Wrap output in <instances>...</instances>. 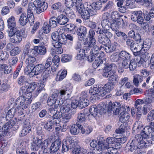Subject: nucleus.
I'll list each match as a JSON object with an SVG mask.
<instances>
[{"label": "nucleus", "instance_id": "nucleus-1", "mask_svg": "<svg viewBox=\"0 0 154 154\" xmlns=\"http://www.w3.org/2000/svg\"><path fill=\"white\" fill-rule=\"evenodd\" d=\"M78 143L76 139L72 140L70 137H66L63 142L62 152L64 153L69 149L74 148L72 151L73 154H84V149L78 146Z\"/></svg>", "mask_w": 154, "mask_h": 154}, {"label": "nucleus", "instance_id": "nucleus-2", "mask_svg": "<svg viewBox=\"0 0 154 154\" xmlns=\"http://www.w3.org/2000/svg\"><path fill=\"white\" fill-rule=\"evenodd\" d=\"M26 91L21 89L19 93L20 96L17 99L16 104L17 108L26 109L31 103L33 97L30 93H26Z\"/></svg>", "mask_w": 154, "mask_h": 154}, {"label": "nucleus", "instance_id": "nucleus-3", "mask_svg": "<svg viewBox=\"0 0 154 154\" xmlns=\"http://www.w3.org/2000/svg\"><path fill=\"white\" fill-rule=\"evenodd\" d=\"M48 8L47 3L44 0H35L32 3H29L27 9V14H39Z\"/></svg>", "mask_w": 154, "mask_h": 154}, {"label": "nucleus", "instance_id": "nucleus-4", "mask_svg": "<svg viewBox=\"0 0 154 154\" xmlns=\"http://www.w3.org/2000/svg\"><path fill=\"white\" fill-rule=\"evenodd\" d=\"M109 82L102 87V90L99 94L101 97L106 95V97L108 98L111 96L109 93L113 89L116 79V78H109Z\"/></svg>", "mask_w": 154, "mask_h": 154}, {"label": "nucleus", "instance_id": "nucleus-5", "mask_svg": "<svg viewBox=\"0 0 154 154\" xmlns=\"http://www.w3.org/2000/svg\"><path fill=\"white\" fill-rule=\"evenodd\" d=\"M88 3L83 4L82 3L81 4H78L76 6V11L80 14L82 18L85 20L89 19L91 14L90 10L87 7Z\"/></svg>", "mask_w": 154, "mask_h": 154}, {"label": "nucleus", "instance_id": "nucleus-6", "mask_svg": "<svg viewBox=\"0 0 154 154\" xmlns=\"http://www.w3.org/2000/svg\"><path fill=\"white\" fill-rule=\"evenodd\" d=\"M103 67V76L105 77H116V75L114 71H112V68L115 67V65L113 63H104Z\"/></svg>", "mask_w": 154, "mask_h": 154}, {"label": "nucleus", "instance_id": "nucleus-7", "mask_svg": "<svg viewBox=\"0 0 154 154\" xmlns=\"http://www.w3.org/2000/svg\"><path fill=\"white\" fill-rule=\"evenodd\" d=\"M126 44L132 51H142V42L134 41L130 38H128L126 41Z\"/></svg>", "mask_w": 154, "mask_h": 154}, {"label": "nucleus", "instance_id": "nucleus-8", "mask_svg": "<svg viewBox=\"0 0 154 154\" xmlns=\"http://www.w3.org/2000/svg\"><path fill=\"white\" fill-rule=\"evenodd\" d=\"M122 106L118 102H115L112 104H109L108 106V113L117 115L122 111Z\"/></svg>", "mask_w": 154, "mask_h": 154}, {"label": "nucleus", "instance_id": "nucleus-9", "mask_svg": "<svg viewBox=\"0 0 154 154\" xmlns=\"http://www.w3.org/2000/svg\"><path fill=\"white\" fill-rule=\"evenodd\" d=\"M131 19L134 22L139 24L142 23L144 21L143 14L141 11H135L131 12Z\"/></svg>", "mask_w": 154, "mask_h": 154}, {"label": "nucleus", "instance_id": "nucleus-10", "mask_svg": "<svg viewBox=\"0 0 154 154\" xmlns=\"http://www.w3.org/2000/svg\"><path fill=\"white\" fill-rule=\"evenodd\" d=\"M87 8L90 10L91 15L97 14L96 10H99L102 7V4L101 2H98L93 3L92 4L88 3Z\"/></svg>", "mask_w": 154, "mask_h": 154}, {"label": "nucleus", "instance_id": "nucleus-11", "mask_svg": "<svg viewBox=\"0 0 154 154\" xmlns=\"http://www.w3.org/2000/svg\"><path fill=\"white\" fill-rule=\"evenodd\" d=\"M88 109H85L83 112L79 113L78 114L76 124L78 125H82L81 123L84 122L86 120V116L90 115L89 114Z\"/></svg>", "mask_w": 154, "mask_h": 154}, {"label": "nucleus", "instance_id": "nucleus-12", "mask_svg": "<svg viewBox=\"0 0 154 154\" xmlns=\"http://www.w3.org/2000/svg\"><path fill=\"white\" fill-rule=\"evenodd\" d=\"M143 103V101L141 99H137L135 102V108L137 109V112H136L137 120L139 119V118L143 111L142 105Z\"/></svg>", "mask_w": 154, "mask_h": 154}, {"label": "nucleus", "instance_id": "nucleus-13", "mask_svg": "<svg viewBox=\"0 0 154 154\" xmlns=\"http://www.w3.org/2000/svg\"><path fill=\"white\" fill-rule=\"evenodd\" d=\"M61 140L58 139L52 143L49 149L51 153L57 152L58 151L61 146Z\"/></svg>", "mask_w": 154, "mask_h": 154}, {"label": "nucleus", "instance_id": "nucleus-14", "mask_svg": "<svg viewBox=\"0 0 154 154\" xmlns=\"http://www.w3.org/2000/svg\"><path fill=\"white\" fill-rule=\"evenodd\" d=\"M136 141L132 140L131 142L128 143L125 147V150L126 152L128 151L132 152L139 148V146Z\"/></svg>", "mask_w": 154, "mask_h": 154}, {"label": "nucleus", "instance_id": "nucleus-15", "mask_svg": "<svg viewBox=\"0 0 154 154\" xmlns=\"http://www.w3.org/2000/svg\"><path fill=\"white\" fill-rule=\"evenodd\" d=\"M45 69L44 66L42 64H38L34 67L33 71L29 73V75L31 77L32 75H37L41 73Z\"/></svg>", "mask_w": 154, "mask_h": 154}, {"label": "nucleus", "instance_id": "nucleus-16", "mask_svg": "<svg viewBox=\"0 0 154 154\" xmlns=\"http://www.w3.org/2000/svg\"><path fill=\"white\" fill-rule=\"evenodd\" d=\"M76 32L80 40H82L85 38L87 34V29L85 26H80Z\"/></svg>", "mask_w": 154, "mask_h": 154}, {"label": "nucleus", "instance_id": "nucleus-17", "mask_svg": "<svg viewBox=\"0 0 154 154\" xmlns=\"http://www.w3.org/2000/svg\"><path fill=\"white\" fill-rule=\"evenodd\" d=\"M143 128V125L140 121H137L134 125L132 129V133L135 134L139 132L141 133Z\"/></svg>", "mask_w": 154, "mask_h": 154}, {"label": "nucleus", "instance_id": "nucleus-18", "mask_svg": "<svg viewBox=\"0 0 154 154\" xmlns=\"http://www.w3.org/2000/svg\"><path fill=\"white\" fill-rule=\"evenodd\" d=\"M56 20L58 24L63 25L69 22V20L66 15L61 14L56 17Z\"/></svg>", "mask_w": 154, "mask_h": 154}, {"label": "nucleus", "instance_id": "nucleus-19", "mask_svg": "<svg viewBox=\"0 0 154 154\" xmlns=\"http://www.w3.org/2000/svg\"><path fill=\"white\" fill-rule=\"evenodd\" d=\"M28 15L29 14H26L24 12L21 14L18 21V23L20 25L24 26L28 23L29 21Z\"/></svg>", "mask_w": 154, "mask_h": 154}, {"label": "nucleus", "instance_id": "nucleus-20", "mask_svg": "<svg viewBox=\"0 0 154 154\" xmlns=\"http://www.w3.org/2000/svg\"><path fill=\"white\" fill-rule=\"evenodd\" d=\"M122 23L123 25H125V22L122 19L113 20L112 23L111 24L112 29L115 31L116 30L119 29Z\"/></svg>", "mask_w": 154, "mask_h": 154}, {"label": "nucleus", "instance_id": "nucleus-21", "mask_svg": "<svg viewBox=\"0 0 154 154\" xmlns=\"http://www.w3.org/2000/svg\"><path fill=\"white\" fill-rule=\"evenodd\" d=\"M106 141L107 143V145L108 146H112V147H115V148H117L116 145L120 144L117 142V138L115 137H107L106 140Z\"/></svg>", "mask_w": 154, "mask_h": 154}, {"label": "nucleus", "instance_id": "nucleus-22", "mask_svg": "<svg viewBox=\"0 0 154 154\" xmlns=\"http://www.w3.org/2000/svg\"><path fill=\"white\" fill-rule=\"evenodd\" d=\"M110 14L107 12H106L103 14L102 16V18L103 19L101 22L102 26H104L105 27H108L107 25L111 26V23L109 22L108 18Z\"/></svg>", "mask_w": 154, "mask_h": 154}, {"label": "nucleus", "instance_id": "nucleus-23", "mask_svg": "<svg viewBox=\"0 0 154 154\" xmlns=\"http://www.w3.org/2000/svg\"><path fill=\"white\" fill-rule=\"evenodd\" d=\"M22 36L18 31L10 39V41L15 43H19L22 40Z\"/></svg>", "mask_w": 154, "mask_h": 154}, {"label": "nucleus", "instance_id": "nucleus-24", "mask_svg": "<svg viewBox=\"0 0 154 154\" xmlns=\"http://www.w3.org/2000/svg\"><path fill=\"white\" fill-rule=\"evenodd\" d=\"M73 110V109H71L70 104L67 103V102L65 103L63 102L62 103V106L60 109L61 112H69L70 111H72Z\"/></svg>", "mask_w": 154, "mask_h": 154}, {"label": "nucleus", "instance_id": "nucleus-25", "mask_svg": "<svg viewBox=\"0 0 154 154\" xmlns=\"http://www.w3.org/2000/svg\"><path fill=\"white\" fill-rule=\"evenodd\" d=\"M98 40L99 43L104 46L106 45L110 42L109 39L103 34L100 35L98 36Z\"/></svg>", "mask_w": 154, "mask_h": 154}, {"label": "nucleus", "instance_id": "nucleus-26", "mask_svg": "<svg viewBox=\"0 0 154 154\" xmlns=\"http://www.w3.org/2000/svg\"><path fill=\"white\" fill-rule=\"evenodd\" d=\"M24 55V58L26 56L29 57H35L37 55V52L35 49V47L33 49H30L28 51H25Z\"/></svg>", "mask_w": 154, "mask_h": 154}, {"label": "nucleus", "instance_id": "nucleus-27", "mask_svg": "<svg viewBox=\"0 0 154 154\" xmlns=\"http://www.w3.org/2000/svg\"><path fill=\"white\" fill-rule=\"evenodd\" d=\"M82 125H78L77 124L72 125L70 129V132L73 135H77L79 132V130L82 129Z\"/></svg>", "mask_w": 154, "mask_h": 154}, {"label": "nucleus", "instance_id": "nucleus-28", "mask_svg": "<svg viewBox=\"0 0 154 154\" xmlns=\"http://www.w3.org/2000/svg\"><path fill=\"white\" fill-rule=\"evenodd\" d=\"M150 127L148 126H146L144 128L143 130H142V131H141L140 134L143 135V137L144 139L145 138H147L148 137L149 135L152 132V131L150 130Z\"/></svg>", "mask_w": 154, "mask_h": 154}, {"label": "nucleus", "instance_id": "nucleus-29", "mask_svg": "<svg viewBox=\"0 0 154 154\" xmlns=\"http://www.w3.org/2000/svg\"><path fill=\"white\" fill-rule=\"evenodd\" d=\"M98 147H97V149L100 151H102L101 154H103L102 152H103V151H104L105 152H106V151H107L108 148H109L108 147L107 144L105 143L104 142H103V141H100L99 140L98 143Z\"/></svg>", "mask_w": 154, "mask_h": 154}, {"label": "nucleus", "instance_id": "nucleus-30", "mask_svg": "<svg viewBox=\"0 0 154 154\" xmlns=\"http://www.w3.org/2000/svg\"><path fill=\"white\" fill-rule=\"evenodd\" d=\"M82 2H75L74 0H65V5L68 8H70L73 7L75 6V9H76V6L78 4H81Z\"/></svg>", "mask_w": 154, "mask_h": 154}, {"label": "nucleus", "instance_id": "nucleus-31", "mask_svg": "<svg viewBox=\"0 0 154 154\" xmlns=\"http://www.w3.org/2000/svg\"><path fill=\"white\" fill-rule=\"evenodd\" d=\"M57 97L58 95L56 93H53L48 100V105L51 106L54 104V102H56V101L57 99Z\"/></svg>", "mask_w": 154, "mask_h": 154}, {"label": "nucleus", "instance_id": "nucleus-32", "mask_svg": "<svg viewBox=\"0 0 154 154\" xmlns=\"http://www.w3.org/2000/svg\"><path fill=\"white\" fill-rule=\"evenodd\" d=\"M120 113L121 116L119 119V121L121 122L125 123L128 120L130 116L128 112L122 111Z\"/></svg>", "mask_w": 154, "mask_h": 154}, {"label": "nucleus", "instance_id": "nucleus-33", "mask_svg": "<svg viewBox=\"0 0 154 154\" xmlns=\"http://www.w3.org/2000/svg\"><path fill=\"white\" fill-rule=\"evenodd\" d=\"M42 140L37 139L34 141L32 144L31 148L33 151H37L41 148Z\"/></svg>", "mask_w": 154, "mask_h": 154}, {"label": "nucleus", "instance_id": "nucleus-34", "mask_svg": "<svg viewBox=\"0 0 154 154\" xmlns=\"http://www.w3.org/2000/svg\"><path fill=\"white\" fill-rule=\"evenodd\" d=\"M142 51H147L151 47L152 42L149 39H146L144 41H142Z\"/></svg>", "mask_w": 154, "mask_h": 154}, {"label": "nucleus", "instance_id": "nucleus-35", "mask_svg": "<svg viewBox=\"0 0 154 154\" xmlns=\"http://www.w3.org/2000/svg\"><path fill=\"white\" fill-rule=\"evenodd\" d=\"M8 26V28H17L15 18L13 16H11L7 20Z\"/></svg>", "mask_w": 154, "mask_h": 154}, {"label": "nucleus", "instance_id": "nucleus-36", "mask_svg": "<svg viewBox=\"0 0 154 154\" xmlns=\"http://www.w3.org/2000/svg\"><path fill=\"white\" fill-rule=\"evenodd\" d=\"M117 44V43H116L115 45L110 44V41L105 46V49L106 52L110 53L114 51L116 48L115 45Z\"/></svg>", "mask_w": 154, "mask_h": 154}, {"label": "nucleus", "instance_id": "nucleus-37", "mask_svg": "<svg viewBox=\"0 0 154 154\" xmlns=\"http://www.w3.org/2000/svg\"><path fill=\"white\" fill-rule=\"evenodd\" d=\"M79 107L80 109H82L88 106L89 101L87 99H80L79 100Z\"/></svg>", "mask_w": 154, "mask_h": 154}, {"label": "nucleus", "instance_id": "nucleus-38", "mask_svg": "<svg viewBox=\"0 0 154 154\" xmlns=\"http://www.w3.org/2000/svg\"><path fill=\"white\" fill-rule=\"evenodd\" d=\"M69 89L67 87H63L62 89L60 90L59 93L60 95L63 96L66 94L67 97L66 99L69 98L70 97Z\"/></svg>", "mask_w": 154, "mask_h": 154}, {"label": "nucleus", "instance_id": "nucleus-39", "mask_svg": "<svg viewBox=\"0 0 154 154\" xmlns=\"http://www.w3.org/2000/svg\"><path fill=\"white\" fill-rule=\"evenodd\" d=\"M37 54L40 55H44L46 52V48L44 46H35Z\"/></svg>", "mask_w": 154, "mask_h": 154}, {"label": "nucleus", "instance_id": "nucleus-40", "mask_svg": "<svg viewBox=\"0 0 154 154\" xmlns=\"http://www.w3.org/2000/svg\"><path fill=\"white\" fill-rule=\"evenodd\" d=\"M8 121V122L6 123L3 126L5 127H6L9 131V129L11 128L15 124V121L14 118H11L9 120H6Z\"/></svg>", "mask_w": 154, "mask_h": 154}, {"label": "nucleus", "instance_id": "nucleus-41", "mask_svg": "<svg viewBox=\"0 0 154 154\" xmlns=\"http://www.w3.org/2000/svg\"><path fill=\"white\" fill-rule=\"evenodd\" d=\"M17 154H29L26 150L25 146L20 144L16 149Z\"/></svg>", "mask_w": 154, "mask_h": 154}, {"label": "nucleus", "instance_id": "nucleus-42", "mask_svg": "<svg viewBox=\"0 0 154 154\" xmlns=\"http://www.w3.org/2000/svg\"><path fill=\"white\" fill-rule=\"evenodd\" d=\"M120 60H127L130 58V55L129 53L125 51H122L119 54Z\"/></svg>", "mask_w": 154, "mask_h": 154}, {"label": "nucleus", "instance_id": "nucleus-43", "mask_svg": "<svg viewBox=\"0 0 154 154\" xmlns=\"http://www.w3.org/2000/svg\"><path fill=\"white\" fill-rule=\"evenodd\" d=\"M89 113H90L91 115L94 117H96L98 114L97 106L96 105H93L91 106L89 110Z\"/></svg>", "mask_w": 154, "mask_h": 154}, {"label": "nucleus", "instance_id": "nucleus-44", "mask_svg": "<svg viewBox=\"0 0 154 154\" xmlns=\"http://www.w3.org/2000/svg\"><path fill=\"white\" fill-rule=\"evenodd\" d=\"M16 111L15 108H12L9 109L7 112L6 116V120H9L10 119L13 118V117L14 116Z\"/></svg>", "mask_w": 154, "mask_h": 154}, {"label": "nucleus", "instance_id": "nucleus-45", "mask_svg": "<svg viewBox=\"0 0 154 154\" xmlns=\"http://www.w3.org/2000/svg\"><path fill=\"white\" fill-rule=\"evenodd\" d=\"M107 26L108 27H106V26L105 27L104 26H102V27L104 29V32L103 33V35L106 36L109 39V38L112 37L113 35L111 32L109 31L110 29L111 26H108V25Z\"/></svg>", "mask_w": 154, "mask_h": 154}, {"label": "nucleus", "instance_id": "nucleus-46", "mask_svg": "<svg viewBox=\"0 0 154 154\" xmlns=\"http://www.w3.org/2000/svg\"><path fill=\"white\" fill-rule=\"evenodd\" d=\"M52 8L54 10H57L59 12L63 11V6L60 2H57L54 4L52 6Z\"/></svg>", "mask_w": 154, "mask_h": 154}, {"label": "nucleus", "instance_id": "nucleus-47", "mask_svg": "<svg viewBox=\"0 0 154 154\" xmlns=\"http://www.w3.org/2000/svg\"><path fill=\"white\" fill-rule=\"evenodd\" d=\"M71 116V115L69 112H65L62 113L61 117L64 122H67L70 120Z\"/></svg>", "mask_w": 154, "mask_h": 154}, {"label": "nucleus", "instance_id": "nucleus-48", "mask_svg": "<svg viewBox=\"0 0 154 154\" xmlns=\"http://www.w3.org/2000/svg\"><path fill=\"white\" fill-rule=\"evenodd\" d=\"M82 129H81V133L82 134H88L92 131V128L90 126L85 125L83 127L82 125Z\"/></svg>", "mask_w": 154, "mask_h": 154}, {"label": "nucleus", "instance_id": "nucleus-49", "mask_svg": "<svg viewBox=\"0 0 154 154\" xmlns=\"http://www.w3.org/2000/svg\"><path fill=\"white\" fill-rule=\"evenodd\" d=\"M84 44L85 45H88L89 47L91 48L97 46L96 41L94 38H89L88 42H84Z\"/></svg>", "mask_w": 154, "mask_h": 154}, {"label": "nucleus", "instance_id": "nucleus-50", "mask_svg": "<svg viewBox=\"0 0 154 154\" xmlns=\"http://www.w3.org/2000/svg\"><path fill=\"white\" fill-rule=\"evenodd\" d=\"M80 45H78L76 47V49L78 52L77 53V55L76 56V59L78 60H80L84 58L83 54H82V49H81Z\"/></svg>", "mask_w": 154, "mask_h": 154}, {"label": "nucleus", "instance_id": "nucleus-51", "mask_svg": "<svg viewBox=\"0 0 154 154\" xmlns=\"http://www.w3.org/2000/svg\"><path fill=\"white\" fill-rule=\"evenodd\" d=\"M90 54H92L96 58H103L104 56V53L102 51L99 52V51H96L94 52H90Z\"/></svg>", "mask_w": 154, "mask_h": 154}, {"label": "nucleus", "instance_id": "nucleus-52", "mask_svg": "<svg viewBox=\"0 0 154 154\" xmlns=\"http://www.w3.org/2000/svg\"><path fill=\"white\" fill-rule=\"evenodd\" d=\"M9 56L8 52L0 50V59L3 60H5L8 59Z\"/></svg>", "mask_w": 154, "mask_h": 154}, {"label": "nucleus", "instance_id": "nucleus-53", "mask_svg": "<svg viewBox=\"0 0 154 154\" xmlns=\"http://www.w3.org/2000/svg\"><path fill=\"white\" fill-rule=\"evenodd\" d=\"M49 145L48 141L47 140H45L43 142L42 140L41 149L44 150V152L45 153H47V148Z\"/></svg>", "mask_w": 154, "mask_h": 154}, {"label": "nucleus", "instance_id": "nucleus-54", "mask_svg": "<svg viewBox=\"0 0 154 154\" xmlns=\"http://www.w3.org/2000/svg\"><path fill=\"white\" fill-rule=\"evenodd\" d=\"M52 120L49 119L48 120V122L46 123L44 126V128L48 131H50L52 128Z\"/></svg>", "mask_w": 154, "mask_h": 154}, {"label": "nucleus", "instance_id": "nucleus-55", "mask_svg": "<svg viewBox=\"0 0 154 154\" xmlns=\"http://www.w3.org/2000/svg\"><path fill=\"white\" fill-rule=\"evenodd\" d=\"M56 17H51L49 20V25L51 27L55 28L57 26Z\"/></svg>", "mask_w": 154, "mask_h": 154}, {"label": "nucleus", "instance_id": "nucleus-56", "mask_svg": "<svg viewBox=\"0 0 154 154\" xmlns=\"http://www.w3.org/2000/svg\"><path fill=\"white\" fill-rule=\"evenodd\" d=\"M118 148L114 147H109L107 151H106L105 154H116L117 152V149Z\"/></svg>", "mask_w": 154, "mask_h": 154}, {"label": "nucleus", "instance_id": "nucleus-57", "mask_svg": "<svg viewBox=\"0 0 154 154\" xmlns=\"http://www.w3.org/2000/svg\"><path fill=\"white\" fill-rule=\"evenodd\" d=\"M140 73L141 76L143 77H147L149 76V77H150L152 72L151 71L147 70V69H141L140 70Z\"/></svg>", "mask_w": 154, "mask_h": 154}, {"label": "nucleus", "instance_id": "nucleus-58", "mask_svg": "<svg viewBox=\"0 0 154 154\" xmlns=\"http://www.w3.org/2000/svg\"><path fill=\"white\" fill-rule=\"evenodd\" d=\"M37 86V85L35 83H31L29 84L26 91H28L29 93H30L32 92L35 89Z\"/></svg>", "mask_w": 154, "mask_h": 154}, {"label": "nucleus", "instance_id": "nucleus-59", "mask_svg": "<svg viewBox=\"0 0 154 154\" xmlns=\"http://www.w3.org/2000/svg\"><path fill=\"white\" fill-rule=\"evenodd\" d=\"M20 51V49L18 47L14 48L10 52V55L12 56H15L18 54Z\"/></svg>", "mask_w": 154, "mask_h": 154}, {"label": "nucleus", "instance_id": "nucleus-60", "mask_svg": "<svg viewBox=\"0 0 154 154\" xmlns=\"http://www.w3.org/2000/svg\"><path fill=\"white\" fill-rule=\"evenodd\" d=\"M62 113L61 112H60L59 111H57L56 110L52 116L51 118L50 119H57V120L58 119L59 121H61L60 118H61V116Z\"/></svg>", "mask_w": 154, "mask_h": 154}, {"label": "nucleus", "instance_id": "nucleus-61", "mask_svg": "<svg viewBox=\"0 0 154 154\" xmlns=\"http://www.w3.org/2000/svg\"><path fill=\"white\" fill-rule=\"evenodd\" d=\"M23 128L27 132L29 133L31 131V127L30 125V123L26 121L24 122L23 126Z\"/></svg>", "mask_w": 154, "mask_h": 154}, {"label": "nucleus", "instance_id": "nucleus-62", "mask_svg": "<svg viewBox=\"0 0 154 154\" xmlns=\"http://www.w3.org/2000/svg\"><path fill=\"white\" fill-rule=\"evenodd\" d=\"M42 29L45 33H48L49 32L51 29V27L47 22L44 23Z\"/></svg>", "mask_w": 154, "mask_h": 154}, {"label": "nucleus", "instance_id": "nucleus-63", "mask_svg": "<svg viewBox=\"0 0 154 154\" xmlns=\"http://www.w3.org/2000/svg\"><path fill=\"white\" fill-rule=\"evenodd\" d=\"M115 33L118 37H122L124 40H125L127 38V35L124 32L119 31L117 30H115Z\"/></svg>", "mask_w": 154, "mask_h": 154}, {"label": "nucleus", "instance_id": "nucleus-64", "mask_svg": "<svg viewBox=\"0 0 154 154\" xmlns=\"http://www.w3.org/2000/svg\"><path fill=\"white\" fill-rule=\"evenodd\" d=\"M36 61V59L35 57H28V58L26 60V63L28 65V66H33V63Z\"/></svg>", "mask_w": 154, "mask_h": 154}]
</instances>
